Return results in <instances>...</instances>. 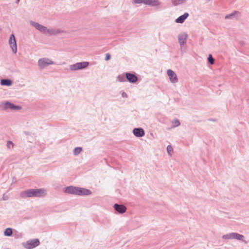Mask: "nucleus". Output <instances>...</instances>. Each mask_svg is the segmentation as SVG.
Here are the masks:
<instances>
[{"label": "nucleus", "mask_w": 249, "mask_h": 249, "mask_svg": "<svg viewBox=\"0 0 249 249\" xmlns=\"http://www.w3.org/2000/svg\"><path fill=\"white\" fill-rule=\"evenodd\" d=\"M47 195V191L44 188L27 189L20 193V196L22 198L26 197H42Z\"/></svg>", "instance_id": "nucleus-1"}, {"label": "nucleus", "mask_w": 249, "mask_h": 249, "mask_svg": "<svg viewBox=\"0 0 249 249\" xmlns=\"http://www.w3.org/2000/svg\"><path fill=\"white\" fill-rule=\"evenodd\" d=\"M133 3L135 4L143 3L151 6H158L161 4L159 0H134Z\"/></svg>", "instance_id": "nucleus-2"}, {"label": "nucleus", "mask_w": 249, "mask_h": 249, "mask_svg": "<svg viewBox=\"0 0 249 249\" xmlns=\"http://www.w3.org/2000/svg\"><path fill=\"white\" fill-rule=\"evenodd\" d=\"M39 244V239H33L28 240L26 243H23V246L27 249H32L38 246Z\"/></svg>", "instance_id": "nucleus-3"}, {"label": "nucleus", "mask_w": 249, "mask_h": 249, "mask_svg": "<svg viewBox=\"0 0 249 249\" xmlns=\"http://www.w3.org/2000/svg\"><path fill=\"white\" fill-rule=\"evenodd\" d=\"M178 37L180 46V50L181 51H184V45L186 44L188 38L187 34L185 32L181 33L178 35Z\"/></svg>", "instance_id": "nucleus-4"}, {"label": "nucleus", "mask_w": 249, "mask_h": 249, "mask_svg": "<svg viewBox=\"0 0 249 249\" xmlns=\"http://www.w3.org/2000/svg\"><path fill=\"white\" fill-rule=\"evenodd\" d=\"M53 64L54 62L48 58H40L38 61V66L41 69H44L47 66Z\"/></svg>", "instance_id": "nucleus-5"}, {"label": "nucleus", "mask_w": 249, "mask_h": 249, "mask_svg": "<svg viewBox=\"0 0 249 249\" xmlns=\"http://www.w3.org/2000/svg\"><path fill=\"white\" fill-rule=\"evenodd\" d=\"M89 64V63L88 62H81L76 63L74 64L71 65L70 66V69L71 71H76L83 69L88 67Z\"/></svg>", "instance_id": "nucleus-6"}, {"label": "nucleus", "mask_w": 249, "mask_h": 249, "mask_svg": "<svg viewBox=\"0 0 249 249\" xmlns=\"http://www.w3.org/2000/svg\"><path fill=\"white\" fill-rule=\"evenodd\" d=\"M1 105L3 107V108L4 110L10 109L11 110H18L21 108L20 106L15 105L14 104L8 101L2 103Z\"/></svg>", "instance_id": "nucleus-7"}, {"label": "nucleus", "mask_w": 249, "mask_h": 249, "mask_svg": "<svg viewBox=\"0 0 249 249\" xmlns=\"http://www.w3.org/2000/svg\"><path fill=\"white\" fill-rule=\"evenodd\" d=\"M8 42L13 52L16 53L17 52V45L15 36L13 34L10 35Z\"/></svg>", "instance_id": "nucleus-8"}, {"label": "nucleus", "mask_w": 249, "mask_h": 249, "mask_svg": "<svg viewBox=\"0 0 249 249\" xmlns=\"http://www.w3.org/2000/svg\"><path fill=\"white\" fill-rule=\"evenodd\" d=\"M167 73L169 77V80L172 83H176L178 82L177 75L173 71L169 69L167 71Z\"/></svg>", "instance_id": "nucleus-9"}, {"label": "nucleus", "mask_w": 249, "mask_h": 249, "mask_svg": "<svg viewBox=\"0 0 249 249\" xmlns=\"http://www.w3.org/2000/svg\"><path fill=\"white\" fill-rule=\"evenodd\" d=\"M66 31L58 28H50L48 29L47 34L49 36H55L61 33H65Z\"/></svg>", "instance_id": "nucleus-10"}, {"label": "nucleus", "mask_w": 249, "mask_h": 249, "mask_svg": "<svg viewBox=\"0 0 249 249\" xmlns=\"http://www.w3.org/2000/svg\"><path fill=\"white\" fill-rule=\"evenodd\" d=\"M113 207L116 211L122 214L124 213L127 209L125 206L117 203L114 205Z\"/></svg>", "instance_id": "nucleus-11"}, {"label": "nucleus", "mask_w": 249, "mask_h": 249, "mask_svg": "<svg viewBox=\"0 0 249 249\" xmlns=\"http://www.w3.org/2000/svg\"><path fill=\"white\" fill-rule=\"evenodd\" d=\"M125 75L126 79L130 83H135L138 81V77L133 73L126 72Z\"/></svg>", "instance_id": "nucleus-12"}, {"label": "nucleus", "mask_w": 249, "mask_h": 249, "mask_svg": "<svg viewBox=\"0 0 249 249\" xmlns=\"http://www.w3.org/2000/svg\"><path fill=\"white\" fill-rule=\"evenodd\" d=\"M78 187L70 186L65 188L64 192L69 194L76 195L77 194Z\"/></svg>", "instance_id": "nucleus-13"}, {"label": "nucleus", "mask_w": 249, "mask_h": 249, "mask_svg": "<svg viewBox=\"0 0 249 249\" xmlns=\"http://www.w3.org/2000/svg\"><path fill=\"white\" fill-rule=\"evenodd\" d=\"M91 194V191L85 188L78 187L77 195L84 196L89 195Z\"/></svg>", "instance_id": "nucleus-14"}, {"label": "nucleus", "mask_w": 249, "mask_h": 249, "mask_svg": "<svg viewBox=\"0 0 249 249\" xmlns=\"http://www.w3.org/2000/svg\"><path fill=\"white\" fill-rule=\"evenodd\" d=\"M241 14L240 12H239L238 11H234L233 12H232L230 14L227 15L225 16V18L232 19L234 18H235L237 19L238 18L241 17Z\"/></svg>", "instance_id": "nucleus-15"}, {"label": "nucleus", "mask_w": 249, "mask_h": 249, "mask_svg": "<svg viewBox=\"0 0 249 249\" xmlns=\"http://www.w3.org/2000/svg\"><path fill=\"white\" fill-rule=\"evenodd\" d=\"M134 135L137 137H142L144 135V131L142 128H136L133 130Z\"/></svg>", "instance_id": "nucleus-16"}, {"label": "nucleus", "mask_w": 249, "mask_h": 249, "mask_svg": "<svg viewBox=\"0 0 249 249\" xmlns=\"http://www.w3.org/2000/svg\"><path fill=\"white\" fill-rule=\"evenodd\" d=\"M189 17V14L188 13H185L183 15L179 16L178 18L175 21L177 23H182L184 20Z\"/></svg>", "instance_id": "nucleus-17"}, {"label": "nucleus", "mask_w": 249, "mask_h": 249, "mask_svg": "<svg viewBox=\"0 0 249 249\" xmlns=\"http://www.w3.org/2000/svg\"><path fill=\"white\" fill-rule=\"evenodd\" d=\"M12 84V82L9 79H3L0 80V85L2 86H10Z\"/></svg>", "instance_id": "nucleus-18"}, {"label": "nucleus", "mask_w": 249, "mask_h": 249, "mask_svg": "<svg viewBox=\"0 0 249 249\" xmlns=\"http://www.w3.org/2000/svg\"><path fill=\"white\" fill-rule=\"evenodd\" d=\"M30 23L32 26H33L34 27H35L36 30H38L39 31H40V30H41V29L43 26L42 25L32 20H31L30 21Z\"/></svg>", "instance_id": "nucleus-19"}, {"label": "nucleus", "mask_w": 249, "mask_h": 249, "mask_svg": "<svg viewBox=\"0 0 249 249\" xmlns=\"http://www.w3.org/2000/svg\"><path fill=\"white\" fill-rule=\"evenodd\" d=\"M185 1V0H171L172 4L174 6H177L178 5L184 3Z\"/></svg>", "instance_id": "nucleus-20"}, {"label": "nucleus", "mask_w": 249, "mask_h": 249, "mask_svg": "<svg viewBox=\"0 0 249 249\" xmlns=\"http://www.w3.org/2000/svg\"><path fill=\"white\" fill-rule=\"evenodd\" d=\"M13 233L12 229L10 228H8L5 230L4 234L6 236H10Z\"/></svg>", "instance_id": "nucleus-21"}, {"label": "nucleus", "mask_w": 249, "mask_h": 249, "mask_svg": "<svg viewBox=\"0 0 249 249\" xmlns=\"http://www.w3.org/2000/svg\"><path fill=\"white\" fill-rule=\"evenodd\" d=\"M244 238H245V237L243 235L237 233V234H236L235 239H236V240H239V241H242L245 242V243H247V242L244 240Z\"/></svg>", "instance_id": "nucleus-22"}, {"label": "nucleus", "mask_w": 249, "mask_h": 249, "mask_svg": "<svg viewBox=\"0 0 249 249\" xmlns=\"http://www.w3.org/2000/svg\"><path fill=\"white\" fill-rule=\"evenodd\" d=\"M126 76H125L123 74L119 75L117 77V80L120 81V82H125L126 81Z\"/></svg>", "instance_id": "nucleus-23"}, {"label": "nucleus", "mask_w": 249, "mask_h": 249, "mask_svg": "<svg viewBox=\"0 0 249 249\" xmlns=\"http://www.w3.org/2000/svg\"><path fill=\"white\" fill-rule=\"evenodd\" d=\"M82 150V148L80 147H77L74 149L73 154L75 156L78 155Z\"/></svg>", "instance_id": "nucleus-24"}, {"label": "nucleus", "mask_w": 249, "mask_h": 249, "mask_svg": "<svg viewBox=\"0 0 249 249\" xmlns=\"http://www.w3.org/2000/svg\"><path fill=\"white\" fill-rule=\"evenodd\" d=\"M222 238L225 240L232 239V232L223 235Z\"/></svg>", "instance_id": "nucleus-25"}, {"label": "nucleus", "mask_w": 249, "mask_h": 249, "mask_svg": "<svg viewBox=\"0 0 249 249\" xmlns=\"http://www.w3.org/2000/svg\"><path fill=\"white\" fill-rule=\"evenodd\" d=\"M208 60L209 62L212 65L213 64V63L214 62V59L213 57V56L211 54L209 55V56L208 58Z\"/></svg>", "instance_id": "nucleus-26"}, {"label": "nucleus", "mask_w": 249, "mask_h": 249, "mask_svg": "<svg viewBox=\"0 0 249 249\" xmlns=\"http://www.w3.org/2000/svg\"><path fill=\"white\" fill-rule=\"evenodd\" d=\"M167 151L169 155H171L172 153L173 152V149L171 145H169L167 147Z\"/></svg>", "instance_id": "nucleus-27"}, {"label": "nucleus", "mask_w": 249, "mask_h": 249, "mask_svg": "<svg viewBox=\"0 0 249 249\" xmlns=\"http://www.w3.org/2000/svg\"><path fill=\"white\" fill-rule=\"evenodd\" d=\"M47 30L48 28L46 27L43 25L41 30H40V32L43 34H47Z\"/></svg>", "instance_id": "nucleus-28"}, {"label": "nucleus", "mask_w": 249, "mask_h": 249, "mask_svg": "<svg viewBox=\"0 0 249 249\" xmlns=\"http://www.w3.org/2000/svg\"><path fill=\"white\" fill-rule=\"evenodd\" d=\"M172 124L174 127H177L180 125V122L178 120L176 119L172 122Z\"/></svg>", "instance_id": "nucleus-29"}, {"label": "nucleus", "mask_w": 249, "mask_h": 249, "mask_svg": "<svg viewBox=\"0 0 249 249\" xmlns=\"http://www.w3.org/2000/svg\"><path fill=\"white\" fill-rule=\"evenodd\" d=\"M14 146V143L11 141H8L7 143V147L8 148H11L12 147H13Z\"/></svg>", "instance_id": "nucleus-30"}, {"label": "nucleus", "mask_w": 249, "mask_h": 249, "mask_svg": "<svg viewBox=\"0 0 249 249\" xmlns=\"http://www.w3.org/2000/svg\"><path fill=\"white\" fill-rule=\"evenodd\" d=\"M110 59V55L109 53H106L105 60L108 61Z\"/></svg>", "instance_id": "nucleus-31"}, {"label": "nucleus", "mask_w": 249, "mask_h": 249, "mask_svg": "<svg viewBox=\"0 0 249 249\" xmlns=\"http://www.w3.org/2000/svg\"><path fill=\"white\" fill-rule=\"evenodd\" d=\"M237 234L236 232H232V239H235L236 234Z\"/></svg>", "instance_id": "nucleus-32"}, {"label": "nucleus", "mask_w": 249, "mask_h": 249, "mask_svg": "<svg viewBox=\"0 0 249 249\" xmlns=\"http://www.w3.org/2000/svg\"><path fill=\"white\" fill-rule=\"evenodd\" d=\"M122 97H127V95H126V94L124 92L122 93Z\"/></svg>", "instance_id": "nucleus-33"}, {"label": "nucleus", "mask_w": 249, "mask_h": 249, "mask_svg": "<svg viewBox=\"0 0 249 249\" xmlns=\"http://www.w3.org/2000/svg\"><path fill=\"white\" fill-rule=\"evenodd\" d=\"M19 1H20V0H16V3L17 4H18V3H19Z\"/></svg>", "instance_id": "nucleus-34"}, {"label": "nucleus", "mask_w": 249, "mask_h": 249, "mask_svg": "<svg viewBox=\"0 0 249 249\" xmlns=\"http://www.w3.org/2000/svg\"><path fill=\"white\" fill-rule=\"evenodd\" d=\"M207 2L211 1V0H206Z\"/></svg>", "instance_id": "nucleus-35"}]
</instances>
